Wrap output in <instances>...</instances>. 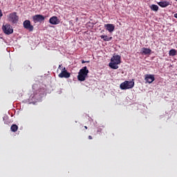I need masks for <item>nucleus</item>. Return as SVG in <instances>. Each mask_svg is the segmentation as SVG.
Instances as JSON below:
<instances>
[{
    "label": "nucleus",
    "mask_w": 177,
    "mask_h": 177,
    "mask_svg": "<svg viewBox=\"0 0 177 177\" xmlns=\"http://www.w3.org/2000/svg\"><path fill=\"white\" fill-rule=\"evenodd\" d=\"M158 4L159 6H160V8H167V6H169V1H162L158 3Z\"/></svg>",
    "instance_id": "nucleus-12"
},
{
    "label": "nucleus",
    "mask_w": 177,
    "mask_h": 177,
    "mask_svg": "<svg viewBox=\"0 0 177 177\" xmlns=\"http://www.w3.org/2000/svg\"><path fill=\"white\" fill-rule=\"evenodd\" d=\"M62 68H63V65L61 64L59 66L58 69L61 70Z\"/></svg>",
    "instance_id": "nucleus-19"
},
{
    "label": "nucleus",
    "mask_w": 177,
    "mask_h": 177,
    "mask_svg": "<svg viewBox=\"0 0 177 177\" xmlns=\"http://www.w3.org/2000/svg\"><path fill=\"white\" fill-rule=\"evenodd\" d=\"M49 23L50 24L56 26V24H59V23H60V20L58 19L57 17L53 16L51 18H50Z\"/></svg>",
    "instance_id": "nucleus-10"
},
{
    "label": "nucleus",
    "mask_w": 177,
    "mask_h": 177,
    "mask_svg": "<svg viewBox=\"0 0 177 177\" xmlns=\"http://www.w3.org/2000/svg\"><path fill=\"white\" fill-rule=\"evenodd\" d=\"M174 17H175V19H177V13L174 15Z\"/></svg>",
    "instance_id": "nucleus-21"
},
{
    "label": "nucleus",
    "mask_w": 177,
    "mask_h": 177,
    "mask_svg": "<svg viewBox=\"0 0 177 177\" xmlns=\"http://www.w3.org/2000/svg\"><path fill=\"white\" fill-rule=\"evenodd\" d=\"M150 8L153 10V12H158V6L156 4H153L150 6Z\"/></svg>",
    "instance_id": "nucleus-15"
},
{
    "label": "nucleus",
    "mask_w": 177,
    "mask_h": 177,
    "mask_svg": "<svg viewBox=\"0 0 177 177\" xmlns=\"http://www.w3.org/2000/svg\"><path fill=\"white\" fill-rule=\"evenodd\" d=\"M135 86V82L132 81H124L120 85V89L122 91H127V89H132Z\"/></svg>",
    "instance_id": "nucleus-3"
},
{
    "label": "nucleus",
    "mask_w": 177,
    "mask_h": 177,
    "mask_svg": "<svg viewBox=\"0 0 177 177\" xmlns=\"http://www.w3.org/2000/svg\"><path fill=\"white\" fill-rule=\"evenodd\" d=\"M104 27L109 32H113V31H114V28H115V26L111 24H104Z\"/></svg>",
    "instance_id": "nucleus-11"
},
{
    "label": "nucleus",
    "mask_w": 177,
    "mask_h": 177,
    "mask_svg": "<svg viewBox=\"0 0 177 177\" xmlns=\"http://www.w3.org/2000/svg\"><path fill=\"white\" fill-rule=\"evenodd\" d=\"M2 30L4 32V34H6L7 35H10V34H13V28L9 24L3 25Z\"/></svg>",
    "instance_id": "nucleus-5"
},
{
    "label": "nucleus",
    "mask_w": 177,
    "mask_h": 177,
    "mask_svg": "<svg viewBox=\"0 0 177 177\" xmlns=\"http://www.w3.org/2000/svg\"><path fill=\"white\" fill-rule=\"evenodd\" d=\"M101 39H103V41H111V39H113V37H109L107 35H101L100 36Z\"/></svg>",
    "instance_id": "nucleus-14"
},
{
    "label": "nucleus",
    "mask_w": 177,
    "mask_h": 177,
    "mask_svg": "<svg viewBox=\"0 0 177 177\" xmlns=\"http://www.w3.org/2000/svg\"><path fill=\"white\" fill-rule=\"evenodd\" d=\"M10 129L12 132H17V129H19V127L17 124H12Z\"/></svg>",
    "instance_id": "nucleus-16"
},
{
    "label": "nucleus",
    "mask_w": 177,
    "mask_h": 177,
    "mask_svg": "<svg viewBox=\"0 0 177 177\" xmlns=\"http://www.w3.org/2000/svg\"><path fill=\"white\" fill-rule=\"evenodd\" d=\"M169 56H176V50L171 49L169 52Z\"/></svg>",
    "instance_id": "nucleus-17"
},
{
    "label": "nucleus",
    "mask_w": 177,
    "mask_h": 177,
    "mask_svg": "<svg viewBox=\"0 0 177 177\" xmlns=\"http://www.w3.org/2000/svg\"><path fill=\"white\" fill-rule=\"evenodd\" d=\"M85 129H88V127L84 126Z\"/></svg>",
    "instance_id": "nucleus-23"
},
{
    "label": "nucleus",
    "mask_w": 177,
    "mask_h": 177,
    "mask_svg": "<svg viewBox=\"0 0 177 177\" xmlns=\"http://www.w3.org/2000/svg\"><path fill=\"white\" fill-rule=\"evenodd\" d=\"M145 80H146V82H148V84H151L152 82H154L156 78L154 77V75H149L147 74L145 75Z\"/></svg>",
    "instance_id": "nucleus-8"
},
{
    "label": "nucleus",
    "mask_w": 177,
    "mask_h": 177,
    "mask_svg": "<svg viewBox=\"0 0 177 177\" xmlns=\"http://www.w3.org/2000/svg\"><path fill=\"white\" fill-rule=\"evenodd\" d=\"M2 16H3V14H2V10H0V19Z\"/></svg>",
    "instance_id": "nucleus-18"
},
{
    "label": "nucleus",
    "mask_w": 177,
    "mask_h": 177,
    "mask_svg": "<svg viewBox=\"0 0 177 177\" xmlns=\"http://www.w3.org/2000/svg\"><path fill=\"white\" fill-rule=\"evenodd\" d=\"M34 23H42L45 21V17L42 15H35L32 17Z\"/></svg>",
    "instance_id": "nucleus-6"
},
{
    "label": "nucleus",
    "mask_w": 177,
    "mask_h": 177,
    "mask_svg": "<svg viewBox=\"0 0 177 177\" xmlns=\"http://www.w3.org/2000/svg\"><path fill=\"white\" fill-rule=\"evenodd\" d=\"M71 74L67 71H62L61 73L58 75L59 78H70Z\"/></svg>",
    "instance_id": "nucleus-9"
},
{
    "label": "nucleus",
    "mask_w": 177,
    "mask_h": 177,
    "mask_svg": "<svg viewBox=\"0 0 177 177\" xmlns=\"http://www.w3.org/2000/svg\"><path fill=\"white\" fill-rule=\"evenodd\" d=\"M88 74H89V70H88V68L86 66L83 67L82 69L80 70L78 73V81H85L86 77H88Z\"/></svg>",
    "instance_id": "nucleus-2"
},
{
    "label": "nucleus",
    "mask_w": 177,
    "mask_h": 177,
    "mask_svg": "<svg viewBox=\"0 0 177 177\" xmlns=\"http://www.w3.org/2000/svg\"><path fill=\"white\" fill-rule=\"evenodd\" d=\"M142 55H150L151 53V50L147 48H142L141 50Z\"/></svg>",
    "instance_id": "nucleus-13"
},
{
    "label": "nucleus",
    "mask_w": 177,
    "mask_h": 177,
    "mask_svg": "<svg viewBox=\"0 0 177 177\" xmlns=\"http://www.w3.org/2000/svg\"><path fill=\"white\" fill-rule=\"evenodd\" d=\"M121 63V56L119 55H113L111 59V62L109 63V67L113 70H117L118 68V64Z\"/></svg>",
    "instance_id": "nucleus-1"
},
{
    "label": "nucleus",
    "mask_w": 177,
    "mask_h": 177,
    "mask_svg": "<svg viewBox=\"0 0 177 177\" xmlns=\"http://www.w3.org/2000/svg\"><path fill=\"white\" fill-rule=\"evenodd\" d=\"M82 64H84V63H85V61H82Z\"/></svg>",
    "instance_id": "nucleus-24"
},
{
    "label": "nucleus",
    "mask_w": 177,
    "mask_h": 177,
    "mask_svg": "<svg viewBox=\"0 0 177 177\" xmlns=\"http://www.w3.org/2000/svg\"><path fill=\"white\" fill-rule=\"evenodd\" d=\"M8 21L12 23L13 24H16L17 21H19V17L17 15V12H14L8 15Z\"/></svg>",
    "instance_id": "nucleus-4"
},
{
    "label": "nucleus",
    "mask_w": 177,
    "mask_h": 177,
    "mask_svg": "<svg viewBox=\"0 0 177 177\" xmlns=\"http://www.w3.org/2000/svg\"><path fill=\"white\" fill-rule=\"evenodd\" d=\"M88 139H89L90 140H92L91 136H88Z\"/></svg>",
    "instance_id": "nucleus-22"
},
{
    "label": "nucleus",
    "mask_w": 177,
    "mask_h": 177,
    "mask_svg": "<svg viewBox=\"0 0 177 177\" xmlns=\"http://www.w3.org/2000/svg\"><path fill=\"white\" fill-rule=\"evenodd\" d=\"M175 1H176V2H177V0H175Z\"/></svg>",
    "instance_id": "nucleus-26"
},
{
    "label": "nucleus",
    "mask_w": 177,
    "mask_h": 177,
    "mask_svg": "<svg viewBox=\"0 0 177 177\" xmlns=\"http://www.w3.org/2000/svg\"><path fill=\"white\" fill-rule=\"evenodd\" d=\"M24 27L26 30H28L29 31H33L34 30V26L31 25V21L30 20H26L24 21Z\"/></svg>",
    "instance_id": "nucleus-7"
},
{
    "label": "nucleus",
    "mask_w": 177,
    "mask_h": 177,
    "mask_svg": "<svg viewBox=\"0 0 177 177\" xmlns=\"http://www.w3.org/2000/svg\"><path fill=\"white\" fill-rule=\"evenodd\" d=\"M76 20H78V18H76Z\"/></svg>",
    "instance_id": "nucleus-25"
},
{
    "label": "nucleus",
    "mask_w": 177,
    "mask_h": 177,
    "mask_svg": "<svg viewBox=\"0 0 177 177\" xmlns=\"http://www.w3.org/2000/svg\"><path fill=\"white\" fill-rule=\"evenodd\" d=\"M61 71H67V70H66V67L62 68Z\"/></svg>",
    "instance_id": "nucleus-20"
}]
</instances>
